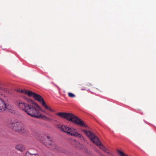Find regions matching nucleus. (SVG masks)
Listing matches in <instances>:
<instances>
[{
	"label": "nucleus",
	"instance_id": "nucleus-12",
	"mask_svg": "<svg viewBox=\"0 0 156 156\" xmlns=\"http://www.w3.org/2000/svg\"><path fill=\"white\" fill-rule=\"evenodd\" d=\"M69 96L71 98H74L75 97V94L69 92L68 93Z\"/></svg>",
	"mask_w": 156,
	"mask_h": 156
},
{
	"label": "nucleus",
	"instance_id": "nucleus-3",
	"mask_svg": "<svg viewBox=\"0 0 156 156\" xmlns=\"http://www.w3.org/2000/svg\"><path fill=\"white\" fill-rule=\"evenodd\" d=\"M83 132L90 140L94 144L96 145L99 147L104 152H106L108 149L105 147L99 140V139L94 134L89 130L82 129Z\"/></svg>",
	"mask_w": 156,
	"mask_h": 156
},
{
	"label": "nucleus",
	"instance_id": "nucleus-1",
	"mask_svg": "<svg viewBox=\"0 0 156 156\" xmlns=\"http://www.w3.org/2000/svg\"><path fill=\"white\" fill-rule=\"evenodd\" d=\"M31 103H26L20 101L19 106L20 108L24 110L28 115L35 118H42L46 120L49 119L44 115H41L40 112V107L34 101L30 100Z\"/></svg>",
	"mask_w": 156,
	"mask_h": 156
},
{
	"label": "nucleus",
	"instance_id": "nucleus-14",
	"mask_svg": "<svg viewBox=\"0 0 156 156\" xmlns=\"http://www.w3.org/2000/svg\"><path fill=\"white\" fill-rule=\"evenodd\" d=\"M78 147L81 149H83V148L84 147V145L83 144H80V143H79V146Z\"/></svg>",
	"mask_w": 156,
	"mask_h": 156
},
{
	"label": "nucleus",
	"instance_id": "nucleus-19",
	"mask_svg": "<svg viewBox=\"0 0 156 156\" xmlns=\"http://www.w3.org/2000/svg\"><path fill=\"white\" fill-rule=\"evenodd\" d=\"M99 153H100V154L101 155V156H104V155H103L102 153H101L100 152H99Z\"/></svg>",
	"mask_w": 156,
	"mask_h": 156
},
{
	"label": "nucleus",
	"instance_id": "nucleus-6",
	"mask_svg": "<svg viewBox=\"0 0 156 156\" xmlns=\"http://www.w3.org/2000/svg\"><path fill=\"white\" fill-rule=\"evenodd\" d=\"M58 127L63 132H66L68 134H70L72 136L76 137L78 134L75 129L71 127H68L65 125H59Z\"/></svg>",
	"mask_w": 156,
	"mask_h": 156
},
{
	"label": "nucleus",
	"instance_id": "nucleus-13",
	"mask_svg": "<svg viewBox=\"0 0 156 156\" xmlns=\"http://www.w3.org/2000/svg\"><path fill=\"white\" fill-rule=\"evenodd\" d=\"M32 154L29 152H27L26 154V156H32Z\"/></svg>",
	"mask_w": 156,
	"mask_h": 156
},
{
	"label": "nucleus",
	"instance_id": "nucleus-15",
	"mask_svg": "<svg viewBox=\"0 0 156 156\" xmlns=\"http://www.w3.org/2000/svg\"><path fill=\"white\" fill-rule=\"evenodd\" d=\"M106 152L108 154H112L110 151H109V150H107V151Z\"/></svg>",
	"mask_w": 156,
	"mask_h": 156
},
{
	"label": "nucleus",
	"instance_id": "nucleus-20",
	"mask_svg": "<svg viewBox=\"0 0 156 156\" xmlns=\"http://www.w3.org/2000/svg\"><path fill=\"white\" fill-rule=\"evenodd\" d=\"M3 89V88H2V87H1V86H0V90H2Z\"/></svg>",
	"mask_w": 156,
	"mask_h": 156
},
{
	"label": "nucleus",
	"instance_id": "nucleus-17",
	"mask_svg": "<svg viewBox=\"0 0 156 156\" xmlns=\"http://www.w3.org/2000/svg\"><path fill=\"white\" fill-rule=\"evenodd\" d=\"M45 114H46L47 115H48L49 116H51V115L50 114H49L47 112H46V113H45Z\"/></svg>",
	"mask_w": 156,
	"mask_h": 156
},
{
	"label": "nucleus",
	"instance_id": "nucleus-8",
	"mask_svg": "<svg viewBox=\"0 0 156 156\" xmlns=\"http://www.w3.org/2000/svg\"><path fill=\"white\" fill-rule=\"evenodd\" d=\"M8 105H7L2 99L0 98V112H2L9 109Z\"/></svg>",
	"mask_w": 156,
	"mask_h": 156
},
{
	"label": "nucleus",
	"instance_id": "nucleus-2",
	"mask_svg": "<svg viewBox=\"0 0 156 156\" xmlns=\"http://www.w3.org/2000/svg\"><path fill=\"white\" fill-rule=\"evenodd\" d=\"M56 114L78 125L83 127H87V126L83 122L73 114L69 113L59 112L57 113Z\"/></svg>",
	"mask_w": 156,
	"mask_h": 156
},
{
	"label": "nucleus",
	"instance_id": "nucleus-16",
	"mask_svg": "<svg viewBox=\"0 0 156 156\" xmlns=\"http://www.w3.org/2000/svg\"><path fill=\"white\" fill-rule=\"evenodd\" d=\"M32 156H38V155L37 154H32Z\"/></svg>",
	"mask_w": 156,
	"mask_h": 156
},
{
	"label": "nucleus",
	"instance_id": "nucleus-18",
	"mask_svg": "<svg viewBox=\"0 0 156 156\" xmlns=\"http://www.w3.org/2000/svg\"><path fill=\"white\" fill-rule=\"evenodd\" d=\"M41 111H42L43 112H44V113H46V111L44 110H41Z\"/></svg>",
	"mask_w": 156,
	"mask_h": 156
},
{
	"label": "nucleus",
	"instance_id": "nucleus-7",
	"mask_svg": "<svg viewBox=\"0 0 156 156\" xmlns=\"http://www.w3.org/2000/svg\"><path fill=\"white\" fill-rule=\"evenodd\" d=\"M40 140L45 146L51 149H56L58 150V147L57 146L56 144L51 140L48 136H47L45 141L42 139Z\"/></svg>",
	"mask_w": 156,
	"mask_h": 156
},
{
	"label": "nucleus",
	"instance_id": "nucleus-4",
	"mask_svg": "<svg viewBox=\"0 0 156 156\" xmlns=\"http://www.w3.org/2000/svg\"><path fill=\"white\" fill-rule=\"evenodd\" d=\"M18 91L22 93L27 94L29 96L33 97L35 99L37 100L41 103L42 105L44 107L45 109L51 112H53L52 109L46 105L45 102L43 99V98L40 95L27 90H20V89H19L18 90Z\"/></svg>",
	"mask_w": 156,
	"mask_h": 156
},
{
	"label": "nucleus",
	"instance_id": "nucleus-5",
	"mask_svg": "<svg viewBox=\"0 0 156 156\" xmlns=\"http://www.w3.org/2000/svg\"><path fill=\"white\" fill-rule=\"evenodd\" d=\"M9 127L15 131L20 133H24L25 131L23 124L15 120L10 122L9 123Z\"/></svg>",
	"mask_w": 156,
	"mask_h": 156
},
{
	"label": "nucleus",
	"instance_id": "nucleus-10",
	"mask_svg": "<svg viewBox=\"0 0 156 156\" xmlns=\"http://www.w3.org/2000/svg\"><path fill=\"white\" fill-rule=\"evenodd\" d=\"M76 137L79 138L83 142H85L86 141L84 137L80 134L78 133Z\"/></svg>",
	"mask_w": 156,
	"mask_h": 156
},
{
	"label": "nucleus",
	"instance_id": "nucleus-11",
	"mask_svg": "<svg viewBox=\"0 0 156 156\" xmlns=\"http://www.w3.org/2000/svg\"><path fill=\"white\" fill-rule=\"evenodd\" d=\"M117 151L118 154L120 156H127V154L124 153L123 152L120 150L117 149Z\"/></svg>",
	"mask_w": 156,
	"mask_h": 156
},
{
	"label": "nucleus",
	"instance_id": "nucleus-9",
	"mask_svg": "<svg viewBox=\"0 0 156 156\" xmlns=\"http://www.w3.org/2000/svg\"><path fill=\"white\" fill-rule=\"evenodd\" d=\"M16 149L20 151H23L25 150L24 146L21 144H18L16 145Z\"/></svg>",
	"mask_w": 156,
	"mask_h": 156
}]
</instances>
